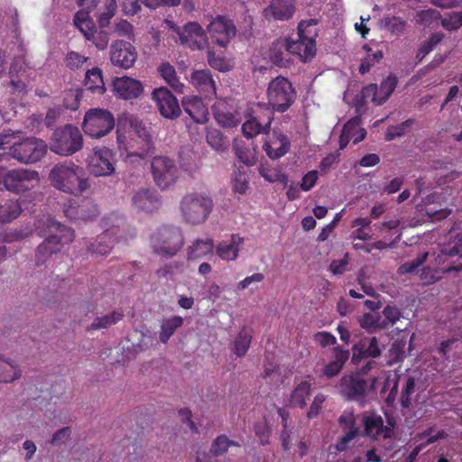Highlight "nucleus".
<instances>
[{
  "label": "nucleus",
  "instance_id": "1",
  "mask_svg": "<svg viewBox=\"0 0 462 462\" xmlns=\"http://www.w3.org/2000/svg\"><path fill=\"white\" fill-rule=\"evenodd\" d=\"M48 180L54 189L74 196L81 195L90 188L84 170L72 162L55 164L49 172Z\"/></svg>",
  "mask_w": 462,
  "mask_h": 462
},
{
  "label": "nucleus",
  "instance_id": "2",
  "mask_svg": "<svg viewBox=\"0 0 462 462\" xmlns=\"http://www.w3.org/2000/svg\"><path fill=\"white\" fill-rule=\"evenodd\" d=\"M46 226L50 235L37 247L35 262L38 266L44 264L50 256L60 252L63 245L71 243L75 238L72 228L51 217H47Z\"/></svg>",
  "mask_w": 462,
  "mask_h": 462
},
{
  "label": "nucleus",
  "instance_id": "3",
  "mask_svg": "<svg viewBox=\"0 0 462 462\" xmlns=\"http://www.w3.org/2000/svg\"><path fill=\"white\" fill-rule=\"evenodd\" d=\"M46 226L50 235L37 247L35 262L38 266L44 264L50 256L60 252L63 245L71 243L75 238L72 228L51 217H47Z\"/></svg>",
  "mask_w": 462,
  "mask_h": 462
},
{
  "label": "nucleus",
  "instance_id": "4",
  "mask_svg": "<svg viewBox=\"0 0 462 462\" xmlns=\"http://www.w3.org/2000/svg\"><path fill=\"white\" fill-rule=\"evenodd\" d=\"M150 244L155 254L171 258L182 248L184 236L179 226L163 225L151 236Z\"/></svg>",
  "mask_w": 462,
  "mask_h": 462
},
{
  "label": "nucleus",
  "instance_id": "5",
  "mask_svg": "<svg viewBox=\"0 0 462 462\" xmlns=\"http://www.w3.org/2000/svg\"><path fill=\"white\" fill-rule=\"evenodd\" d=\"M213 209V200L201 193H189L180 201V212L183 220L190 225L204 223Z\"/></svg>",
  "mask_w": 462,
  "mask_h": 462
},
{
  "label": "nucleus",
  "instance_id": "6",
  "mask_svg": "<svg viewBox=\"0 0 462 462\" xmlns=\"http://www.w3.org/2000/svg\"><path fill=\"white\" fill-rule=\"evenodd\" d=\"M316 24L314 20L301 21L298 24V39L295 41L288 39L289 51L292 55L307 62L311 60L316 55V37L318 35L313 26Z\"/></svg>",
  "mask_w": 462,
  "mask_h": 462
},
{
  "label": "nucleus",
  "instance_id": "7",
  "mask_svg": "<svg viewBox=\"0 0 462 462\" xmlns=\"http://www.w3.org/2000/svg\"><path fill=\"white\" fill-rule=\"evenodd\" d=\"M266 94L268 106L278 113L286 112L297 97L291 82L282 76H278L269 82Z\"/></svg>",
  "mask_w": 462,
  "mask_h": 462
},
{
  "label": "nucleus",
  "instance_id": "8",
  "mask_svg": "<svg viewBox=\"0 0 462 462\" xmlns=\"http://www.w3.org/2000/svg\"><path fill=\"white\" fill-rule=\"evenodd\" d=\"M46 143L36 137H27L21 142L14 143L8 155L20 163L32 164L40 162L47 152Z\"/></svg>",
  "mask_w": 462,
  "mask_h": 462
},
{
  "label": "nucleus",
  "instance_id": "9",
  "mask_svg": "<svg viewBox=\"0 0 462 462\" xmlns=\"http://www.w3.org/2000/svg\"><path fill=\"white\" fill-rule=\"evenodd\" d=\"M82 145L83 138L79 128L67 125L53 133L51 150L57 154L69 156L79 151Z\"/></svg>",
  "mask_w": 462,
  "mask_h": 462
},
{
  "label": "nucleus",
  "instance_id": "10",
  "mask_svg": "<svg viewBox=\"0 0 462 462\" xmlns=\"http://www.w3.org/2000/svg\"><path fill=\"white\" fill-rule=\"evenodd\" d=\"M115 127L113 114L102 108H91L86 112L82 125L85 134L92 138H101Z\"/></svg>",
  "mask_w": 462,
  "mask_h": 462
},
{
  "label": "nucleus",
  "instance_id": "11",
  "mask_svg": "<svg viewBox=\"0 0 462 462\" xmlns=\"http://www.w3.org/2000/svg\"><path fill=\"white\" fill-rule=\"evenodd\" d=\"M2 189L20 194L33 189L39 184L40 177L36 171L29 169H5Z\"/></svg>",
  "mask_w": 462,
  "mask_h": 462
},
{
  "label": "nucleus",
  "instance_id": "12",
  "mask_svg": "<svg viewBox=\"0 0 462 462\" xmlns=\"http://www.w3.org/2000/svg\"><path fill=\"white\" fill-rule=\"evenodd\" d=\"M153 181L161 189L173 185L179 177V168L175 162L166 156H155L151 162Z\"/></svg>",
  "mask_w": 462,
  "mask_h": 462
},
{
  "label": "nucleus",
  "instance_id": "13",
  "mask_svg": "<svg viewBox=\"0 0 462 462\" xmlns=\"http://www.w3.org/2000/svg\"><path fill=\"white\" fill-rule=\"evenodd\" d=\"M74 24L83 33L84 37L92 42L98 50H105L109 42V33L105 27L97 30L93 20L88 19V14L79 11L74 16Z\"/></svg>",
  "mask_w": 462,
  "mask_h": 462
},
{
  "label": "nucleus",
  "instance_id": "14",
  "mask_svg": "<svg viewBox=\"0 0 462 462\" xmlns=\"http://www.w3.org/2000/svg\"><path fill=\"white\" fill-rule=\"evenodd\" d=\"M78 5L82 7L80 11L88 14V19H91L89 15L93 14L101 27L109 24L117 7L116 0H78Z\"/></svg>",
  "mask_w": 462,
  "mask_h": 462
},
{
  "label": "nucleus",
  "instance_id": "15",
  "mask_svg": "<svg viewBox=\"0 0 462 462\" xmlns=\"http://www.w3.org/2000/svg\"><path fill=\"white\" fill-rule=\"evenodd\" d=\"M213 42L225 48L236 34L234 22L225 15H217L207 26Z\"/></svg>",
  "mask_w": 462,
  "mask_h": 462
},
{
  "label": "nucleus",
  "instance_id": "16",
  "mask_svg": "<svg viewBox=\"0 0 462 462\" xmlns=\"http://www.w3.org/2000/svg\"><path fill=\"white\" fill-rule=\"evenodd\" d=\"M115 153L107 147H96L88 159V168L95 176H109L115 172Z\"/></svg>",
  "mask_w": 462,
  "mask_h": 462
},
{
  "label": "nucleus",
  "instance_id": "17",
  "mask_svg": "<svg viewBox=\"0 0 462 462\" xmlns=\"http://www.w3.org/2000/svg\"><path fill=\"white\" fill-rule=\"evenodd\" d=\"M160 114L167 119H176L181 109L177 97L165 87L155 88L152 93Z\"/></svg>",
  "mask_w": 462,
  "mask_h": 462
},
{
  "label": "nucleus",
  "instance_id": "18",
  "mask_svg": "<svg viewBox=\"0 0 462 462\" xmlns=\"http://www.w3.org/2000/svg\"><path fill=\"white\" fill-rule=\"evenodd\" d=\"M137 59L135 47L125 41H116L110 48V60L116 67L130 69Z\"/></svg>",
  "mask_w": 462,
  "mask_h": 462
},
{
  "label": "nucleus",
  "instance_id": "19",
  "mask_svg": "<svg viewBox=\"0 0 462 462\" xmlns=\"http://www.w3.org/2000/svg\"><path fill=\"white\" fill-rule=\"evenodd\" d=\"M339 387L347 400H359L365 395L367 381L361 372L352 373L342 376Z\"/></svg>",
  "mask_w": 462,
  "mask_h": 462
},
{
  "label": "nucleus",
  "instance_id": "20",
  "mask_svg": "<svg viewBox=\"0 0 462 462\" xmlns=\"http://www.w3.org/2000/svg\"><path fill=\"white\" fill-rule=\"evenodd\" d=\"M295 13V0H271L263 16L271 21H288Z\"/></svg>",
  "mask_w": 462,
  "mask_h": 462
},
{
  "label": "nucleus",
  "instance_id": "21",
  "mask_svg": "<svg viewBox=\"0 0 462 462\" xmlns=\"http://www.w3.org/2000/svg\"><path fill=\"white\" fill-rule=\"evenodd\" d=\"M64 214L71 220H90L96 217L99 212L97 205L91 201H85L79 206L74 199H70L64 205Z\"/></svg>",
  "mask_w": 462,
  "mask_h": 462
},
{
  "label": "nucleus",
  "instance_id": "22",
  "mask_svg": "<svg viewBox=\"0 0 462 462\" xmlns=\"http://www.w3.org/2000/svg\"><path fill=\"white\" fill-rule=\"evenodd\" d=\"M190 82L204 98L216 97V83L208 69L195 70L190 76Z\"/></svg>",
  "mask_w": 462,
  "mask_h": 462
},
{
  "label": "nucleus",
  "instance_id": "23",
  "mask_svg": "<svg viewBox=\"0 0 462 462\" xmlns=\"http://www.w3.org/2000/svg\"><path fill=\"white\" fill-rule=\"evenodd\" d=\"M113 87L116 95L124 99L136 98L143 91L141 81L128 77L116 79Z\"/></svg>",
  "mask_w": 462,
  "mask_h": 462
},
{
  "label": "nucleus",
  "instance_id": "24",
  "mask_svg": "<svg viewBox=\"0 0 462 462\" xmlns=\"http://www.w3.org/2000/svg\"><path fill=\"white\" fill-rule=\"evenodd\" d=\"M212 111L216 121L223 127L231 128L239 124L237 114L225 99H218L212 106Z\"/></svg>",
  "mask_w": 462,
  "mask_h": 462
},
{
  "label": "nucleus",
  "instance_id": "25",
  "mask_svg": "<svg viewBox=\"0 0 462 462\" xmlns=\"http://www.w3.org/2000/svg\"><path fill=\"white\" fill-rule=\"evenodd\" d=\"M291 147L288 137L282 132L273 131V136L263 145L269 158L273 160L279 159L285 155Z\"/></svg>",
  "mask_w": 462,
  "mask_h": 462
},
{
  "label": "nucleus",
  "instance_id": "26",
  "mask_svg": "<svg viewBox=\"0 0 462 462\" xmlns=\"http://www.w3.org/2000/svg\"><path fill=\"white\" fill-rule=\"evenodd\" d=\"M134 206L142 211L151 213L158 209L161 200L158 193L151 189H142L133 196Z\"/></svg>",
  "mask_w": 462,
  "mask_h": 462
},
{
  "label": "nucleus",
  "instance_id": "27",
  "mask_svg": "<svg viewBox=\"0 0 462 462\" xmlns=\"http://www.w3.org/2000/svg\"><path fill=\"white\" fill-rule=\"evenodd\" d=\"M180 39L184 44L193 42L199 50L208 46L206 32L202 26L196 22H189L184 25L182 32L180 33Z\"/></svg>",
  "mask_w": 462,
  "mask_h": 462
},
{
  "label": "nucleus",
  "instance_id": "28",
  "mask_svg": "<svg viewBox=\"0 0 462 462\" xmlns=\"http://www.w3.org/2000/svg\"><path fill=\"white\" fill-rule=\"evenodd\" d=\"M231 446L240 447V444L230 440L226 435H220L213 441L209 453L198 454L197 462H218L216 457L223 455Z\"/></svg>",
  "mask_w": 462,
  "mask_h": 462
},
{
  "label": "nucleus",
  "instance_id": "29",
  "mask_svg": "<svg viewBox=\"0 0 462 462\" xmlns=\"http://www.w3.org/2000/svg\"><path fill=\"white\" fill-rule=\"evenodd\" d=\"M244 238L238 234H232L229 240H224L216 246V254L219 258L225 261H234L237 258L240 245H243Z\"/></svg>",
  "mask_w": 462,
  "mask_h": 462
},
{
  "label": "nucleus",
  "instance_id": "30",
  "mask_svg": "<svg viewBox=\"0 0 462 462\" xmlns=\"http://www.w3.org/2000/svg\"><path fill=\"white\" fill-rule=\"evenodd\" d=\"M182 106L194 122L203 124L208 120V108L201 97H186L182 100Z\"/></svg>",
  "mask_w": 462,
  "mask_h": 462
},
{
  "label": "nucleus",
  "instance_id": "31",
  "mask_svg": "<svg viewBox=\"0 0 462 462\" xmlns=\"http://www.w3.org/2000/svg\"><path fill=\"white\" fill-rule=\"evenodd\" d=\"M363 426L365 436L375 440L380 437L383 438V417L375 411H371L363 416Z\"/></svg>",
  "mask_w": 462,
  "mask_h": 462
},
{
  "label": "nucleus",
  "instance_id": "32",
  "mask_svg": "<svg viewBox=\"0 0 462 462\" xmlns=\"http://www.w3.org/2000/svg\"><path fill=\"white\" fill-rule=\"evenodd\" d=\"M116 232L114 229L106 230L97 238L91 243L88 251L92 254L97 255H106L110 253L111 249L114 247L116 238L114 237Z\"/></svg>",
  "mask_w": 462,
  "mask_h": 462
},
{
  "label": "nucleus",
  "instance_id": "33",
  "mask_svg": "<svg viewBox=\"0 0 462 462\" xmlns=\"http://www.w3.org/2000/svg\"><path fill=\"white\" fill-rule=\"evenodd\" d=\"M124 316V312L121 310H114L105 314L97 313L92 323L87 327V331L92 332L108 328L121 321Z\"/></svg>",
  "mask_w": 462,
  "mask_h": 462
},
{
  "label": "nucleus",
  "instance_id": "34",
  "mask_svg": "<svg viewBox=\"0 0 462 462\" xmlns=\"http://www.w3.org/2000/svg\"><path fill=\"white\" fill-rule=\"evenodd\" d=\"M141 3L145 6L155 9L161 5L176 6L180 0H122L123 10L127 14H134L141 9Z\"/></svg>",
  "mask_w": 462,
  "mask_h": 462
},
{
  "label": "nucleus",
  "instance_id": "35",
  "mask_svg": "<svg viewBox=\"0 0 462 462\" xmlns=\"http://www.w3.org/2000/svg\"><path fill=\"white\" fill-rule=\"evenodd\" d=\"M334 359L327 364L322 370V374L327 378H333L337 375L346 361L349 358V351L341 346H336L333 349Z\"/></svg>",
  "mask_w": 462,
  "mask_h": 462
},
{
  "label": "nucleus",
  "instance_id": "36",
  "mask_svg": "<svg viewBox=\"0 0 462 462\" xmlns=\"http://www.w3.org/2000/svg\"><path fill=\"white\" fill-rule=\"evenodd\" d=\"M382 350L375 337L369 338V344L366 346L365 342H359L353 346L352 362L357 363L363 358H376L381 356Z\"/></svg>",
  "mask_w": 462,
  "mask_h": 462
},
{
  "label": "nucleus",
  "instance_id": "37",
  "mask_svg": "<svg viewBox=\"0 0 462 462\" xmlns=\"http://www.w3.org/2000/svg\"><path fill=\"white\" fill-rule=\"evenodd\" d=\"M290 54L287 38H280L273 42L270 49V59L273 64L285 67L290 62Z\"/></svg>",
  "mask_w": 462,
  "mask_h": 462
},
{
  "label": "nucleus",
  "instance_id": "38",
  "mask_svg": "<svg viewBox=\"0 0 462 462\" xmlns=\"http://www.w3.org/2000/svg\"><path fill=\"white\" fill-rule=\"evenodd\" d=\"M214 249V242L211 238L196 239L187 248L188 260H199L210 254Z\"/></svg>",
  "mask_w": 462,
  "mask_h": 462
},
{
  "label": "nucleus",
  "instance_id": "39",
  "mask_svg": "<svg viewBox=\"0 0 462 462\" xmlns=\"http://www.w3.org/2000/svg\"><path fill=\"white\" fill-rule=\"evenodd\" d=\"M253 338V329L248 327H243L233 342V352L238 357L244 356L251 345Z\"/></svg>",
  "mask_w": 462,
  "mask_h": 462
},
{
  "label": "nucleus",
  "instance_id": "40",
  "mask_svg": "<svg viewBox=\"0 0 462 462\" xmlns=\"http://www.w3.org/2000/svg\"><path fill=\"white\" fill-rule=\"evenodd\" d=\"M22 376L20 366L0 356V383H13Z\"/></svg>",
  "mask_w": 462,
  "mask_h": 462
},
{
  "label": "nucleus",
  "instance_id": "41",
  "mask_svg": "<svg viewBox=\"0 0 462 462\" xmlns=\"http://www.w3.org/2000/svg\"><path fill=\"white\" fill-rule=\"evenodd\" d=\"M311 393V383L302 381L295 386L291 393L289 402L291 407L303 409L306 406V400Z\"/></svg>",
  "mask_w": 462,
  "mask_h": 462
},
{
  "label": "nucleus",
  "instance_id": "42",
  "mask_svg": "<svg viewBox=\"0 0 462 462\" xmlns=\"http://www.w3.org/2000/svg\"><path fill=\"white\" fill-rule=\"evenodd\" d=\"M158 72L175 92H184L185 87L180 81L175 68L172 65H171L169 62H162L158 68Z\"/></svg>",
  "mask_w": 462,
  "mask_h": 462
},
{
  "label": "nucleus",
  "instance_id": "43",
  "mask_svg": "<svg viewBox=\"0 0 462 462\" xmlns=\"http://www.w3.org/2000/svg\"><path fill=\"white\" fill-rule=\"evenodd\" d=\"M183 322L184 320L180 316H172L162 319L159 336L160 341L167 344L175 331L183 325Z\"/></svg>",
  "mask_w": 462,
  "mask_h": 462
},
{
  "label": "nucleus",
  "instance_id": "44",
  "mask_svg": "<svg viewBox=\"0 0 462 462\" xmlns=\"http://www.w3.org/2000/svg\"><path fill=\"white\" fill-rule=\"evenodd\" d=\"M275 111L267 104L258 103L252 110V115L256 118L257 122L262 125L263 129L268 132L273 120V113Z\"/></svg>",
  "mask_w": 462,
  "mask_h": 462
},
{
  "label": "nucleus",
  "instance_id": "45",
  "mask_svg": "<svg viewBox=\"0 0 462 462\" xmlns=\"http://www.w3.org/2000/svg\"><path fill=\"white\" fill-rule=\"evenodd\" d=\"M22 208L17 199H9L0 204V223H8L17 218Z\"/></svg>",
  "mask_w": 462,
  "mask_h": 462
},
{
  "label": "nucleus",
  "instance_id": "46",
  "mask_svg": "<svg viewBox=\"0 0 462 462\" xmlns=\"http://www.w3.org/2000/svg\"><path fill=\"white\" fill-rule=\"evenodd\" d=\"M84 84L92 92L102 93L105 90L102 71L98 68H93L86 72Z\"/></svg>",
  "mask_w": 462,
  "mask_h": 462
},
{
  "label": "nucleus",
  "instance_id": "47",
  "mask_svg": "<svg viewBox=\"0 0 462 462\" xmlns=\"http://www.w3.org/2000/svg\"><path fill=\"white\" fill-rule=\"evenodd\" d=\"M358 322L361 328L366 329L369 333L387 327L385 320H382L379 315L372 313H365L358 319Z\"/></svg>",
  "mask_w": 462,
  "mask_h": 462
},
{
  "label": "nucleus",
  "instance_id": "48",
  "mask_svg": "<svg viewBox=\"0 0 462 462\" xmlns=\"http://www.w3.org/2000/svg\"><path fill=\"white\" fill-rule=\"evenodd\" d=\"M242 131L247 138H253L260 134L266 133L252 114L248 115L245 122L243 124Z\"/></svg>",
  "mask_w": 462,
  "mask_h": 462
},
{
  "label": "nucleus",
  "instance_id": "49",
  "mask_svg": "<svg viewBox=\"0 0 462 462\" xmlns=\"http://www.w3.org/2000/svg\"><path fill=\"white\" fill-rule=\"evenodd\" d=\"M398 83L397 77L394 75L388 76L383 79L378 88V93L382 103L385 102L394 91Z\"/></svg>",
  "mask_w": 462,
  "mask_h": 462
},
{
  "label": "nucleus",
  "instance_id": "50",
  "mask_svg": "<svg viewBox=\"0 0 462 462\" xmlns=\"http://www.w3.org/2000/svg\"><path fill=\"white\" fill-rule=\"evenodd\" d=\"M441 26L447 31H457L462 27V11L450 12L440 21Z\"/></svg>",
  "mask_w": 462,
  "mask_h": 462
},
{
  "label": "nucleus",
  "instance_id": "51",
  "mask_svg": "<svg viewBox=\"0 0 462 462\" xmlns=\"http://www.w3.org/2000/svg\"><path fill=\"white\" fill-rule=\"evenodd\" d=\"M360 97L364 103L371 102L374 105H382L376 84H369L364 87L360 92Z\"/></svg>",
  "mask_w": 462,
  "mask_h": 462
},
{
  "label": "nucleus",
  "instance_id": "52",
  "mask_svg": "<svg viewBox=\"0 0 462 462\" xmlns=\"http://www.w3.org/2000/svg\"><path fill=\"white\" fill-rule=\"evenodd\" d=\"M413 123V119H408L397 125H391L387 127L385 132V140L393 141L396 137L403 135L405 134L406 129L412 125Z\"/></svg>",
  "mask_w": 462,
  "mask_h": 462
},
{
  "label": "nucleus",
  "instance_id": "53",
  "mask_svg": "<svg viewBox=\"0 0 462 462\" xmlns=\"http://www.w3.org/2000/svg\"><path fill=\"white\" fill-rule=\"evenodd\" d=\"M88 60V58L77 51H69L65 57L66 66L70 69H79Z\"/></svg>",
  "mask_w": 462,
  "mask_h": 462
},
{
  "label": "nucleus",
  "instance_id": "54",
  "mask_svg": "<svg viewBox=\"0 0 462 462\" xmlns=\"http://www.w3.org/2000/svg\"><path fill=\"white\" fill-rule=\"evenodd\" d=\"M415 380L413 377L409 376L403 385L401 393L400 402L402 407L408 408L411 405V395L414 393Z\"/></svg>",
  "mask_w": 462,
  "mask_h": 462
},
{
  "label": "nucleus",
  "instance_id": "55",
  "mask_svg": "<svg viewBox=\"0 0 462 462\" xmlns=\"http://www.w3.org/2000/svg\"><path fill=\"white\" fill-rule=\"evenodd\" d=\"M428 257V253H424L419 255L416 259L402 263L398 268L399 274H407L415 272L420 265H422Z\"/></svg>",
  "mask_w": 462,
  "mask_h": 462
},
{
  "label": "nucleus",
  "instance_id": "56",
  "mask_svg": "<svg viewBox=\"0 0 462 462\" xmlns=\"http://www.w3.org/2000/svg\"><path fill=\"white\" fill-rule=\"evenodd\" d=\"M383 59V52L381 51H377L372 55L368 54L364 60H361L359 66V72L361 74L367 73L372 67H374L380 60Z\"/></svg>",
  "mask_w": 462,
  "mask_h": 462
},
{
  "label": "nucleus",
  "instance_id": "57",
  "mask_svg": "<svg viewBox=\"0 0 462 462\" xmlns=\"http://www.w3.org/2000/svg\"><path fill=\"white\" fill-rule=\"evenodd\" d=\"M405 26L406 22L400 17L392 16L385 19V27L393 33H401Z\"/></svg>",
  "mask_w": 462,
  "mask_h": 462
},
{
  "label": "nucleus",
  "instance_id": "58",
  "mask_svg": "<svg viewBox=\"0 0 462 462\" xmlns=\"http://www.w3.org/2000/svg\"><path fill=\"white\" fill-rule=\"evenodd\" d=\"M10 92L16 97H23L27 94V86L26 84L19 79L17 77H11V80L9 82Z\"/></svg>",
  "mask_w": 462,
  "mask_h": 462
},
{
  "label": "nucleus",
  "instance_id": "59",
  "mask_svg": "<svg viewBox=\"0 0 462 462\" xmlns=\"http://www.w3.org/2000/svg\"><path fill=\"white\" fill-rule=\"evenodd\" d=\"M318 179V171L312 170L308 171L301 179V182L300 184V189L303 191L310 190L316 185Z\"/></svg>",
  "mask_w": 462,
  "mask_h": 462
},
{
  "label": "nucleus",
  "instance_id": "60",
  "mask_svg": "<svg viewBox=\"0 0 462 462\" xmlns=\"http://www.w3.org/2000/svg\"><path fill=\"white\" fill-rule=\"evenodd\" d=\"M325 401L326 395H324L323 393H318L312 401V403L307 412V417L309 419H313L317 417L319 414Z\"/></svg>",
  "mask_w": 462,
  "mask_h": 462
},
{
  "label": "nucleus",
  "instance_id": "61",
  "mask_svg": "<svg viewBox=\"0 0 462 462\" xmlns=\"http://www.w3.org/2000/svg\"><path fill=\"white\" fill-rule=\"evenodd\" d=\"M384 320L387 326L391 324L393 326L402 317L401 310L396 306L387 305L383 310Z\"/></svg>",
  "mask_w": 462,
  "mask_h": 462
},
{
  "label": "nucleus",
  "instance_id": "62",
  "mask_svg": "<svg viewBox=\"0 0 462 462\" xmlns=\"http://www.w3.org/2000/svg\"><path fill=\"white\" fill-rule=\"evenodd\" d=\"M71 434V429L70 427H64L59 430H57L51 439V443L53 446H60L62 444H65L67 440H69Z\"/></svg>",
  "mask_w": 462,
  "mask_h": 462
},
{
  "label": "nucleus",
  "instance_id": "63",
  "mask_svg": "<svg viewBox=\"0 0 462 462\" xmlns=\"http://www.w3.org/2000/svg\"><path fill=\"white\" fill-rule=\"evenodd\" d=\"M233 189L235 192L244 194L248 189V181L246 176L243 172L236 174L233 180Z\"/></svg>",
  "mask_w": 462,
  "mask_h": 462
},
{
  "label": "nucleus",
  "instance_id": "64",
  "mask_svg": "<svg viewBox=\"0 0 462 462\" xmlns=\"http://www.w3.org/2000/svg\"><path fill=\"white\" fill-rule=\"evenodd\" d=\"M358 434V429H350L345 435H343L336 444V448L338 451H344L347 448V444L354 439Z\"/></svg>",
  "mask_w": 462,
  "mask_h": 462
}]
</instances>
